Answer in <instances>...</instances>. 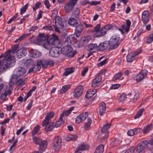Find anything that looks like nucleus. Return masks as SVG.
Here are the masks:
<instances>
[{
  "mask_svg": "<svg viewBox=\"0 0 153 153\" xmlns=\"http://www.w3.org/2000/svg\"><path fill=\"white\" fill-rule=\"evenodd\" d=\"M16 59L14 56H12L10 52H7L4 61L0 68V74L7 71L10 68L12 67L15 64Z\"/></svg>",
  "mask_w": 153,
  "mask_h": 153,
  "instance_id": "1",
  "label": "nucleus"
},
{
  "mask_svg": "<svg viewBox=\"0 0 153 153\" xmlns=\"http://www.w3.org/2000/svg\"><path fill=\"white\" fill-rule=\"evenodd\" d=\"M109 50H113L116 48L119 45L120 42L119 38L116 36H112L110 38L109 42Z\"/></svg>",
  "mask_w": 153,
  "mask_h": 153,
  "instance_id": "2",
  "label": "nucleus"
},
{
  "mask_svg": "<svg viewBox=\"0 0 153 153\" xmlns=\"http://www.w3.org/2000/svg\"><path fill=\"white\" fill-rule=\"evenodd\" d=\"M77 0H69L64 6V9L66 13L71 11L77 2Z\"/></svg>",
  "mask_w": 153,
  "mask_h": 153,
  "instance_id": "3",
  "label": "nucleus"
},
{
  "mask_svg": "<svg viewBox=\"0 0 153 153\" xmlns=\"http://www.w3.org/2000/svg\"><path fill=\"white\" fill-rule=\"evenodd\" d=\"M62 145V139L60 137L58 136L54 139L52 144V146L55 151L58 150Z\"/></svg>",
  "mask_w": 153,
  "mask_h": 153,
  "instance_id": "4",
  "label": "nucleus"
},
{
  "mask_svg": "<svg viewBox=\"0 0 153 153\" xmlns=\"http://www.w3.org/2000/svg\"><path fill=\"white\" fill-rule=\"evenodd\" d=\"M56 12L54 10L53 11L52 17H55V25H58L60 27L62 28L64 27V22L62 21V19L60 17L56 16Z\"/></svg>",
  "mask_w": 153,
  "mask_h": 153,
  "instance_id": "5",
  "label": "nucleus"
},
{
  "mask_svg": "<svg viewBox=\"0 0 153 153\" xmlns=\"http://www.w3.org/2000/svg\"><path fill=\"white\" fill-rule=\"evenodd\" d=\"M62 48L57 47L51 48L49 52L50 55L52 57H57L61 53Z\"/></svg>",
  "mask_w": 153,
  "mask_h": 153,
  "instance_id": "6",
  "label": "nucleus"
},
{
  "mask_svg": "<svg viewBox=\"0 0 153 153\" xmlns=\"http://www.w3.org/2000/svg\"><path fill=\"white\" fill-rule=\"evenodd\" d=\"M84 26L82 24L80 23L76 26L74 34L77 37H79L82 33Z\"/></svg>",
  "mask_w": 153,
  "mask_h": 153,
  "instance_id": "7",
  "label": "nucleus"
},
{
  "mask_svg": "<svg viewBox=\"0 0 153 153\" xmlns=\"http://www.w3.org/2000/svg\"><path fill=\"white\" fill-rule=\"evenodd\" d=\"M83 88L82 86L79 85L76 87L74 92V97L75 98H78L81 96L83 92Z\"/></svg>",
  "mask_w": 153,
  "mask_h": 153,
  "instance_id": "8",
  "label": "nucleus"
},
{
  "mask_svg": "<svg viewBox=\"0 0 153 153\" xmlns=\"http://www.w3.org/2000/svg\"><path fill=\"white\" fill-rule=\"evenodd\" d=\"M88 115V113L86 112L80 114L76 117L75 123L78 124L82 122L86 119Z\"/></svg>",
  "mask_w": 153,
  "mask_h": 153,
  "instance_id": "9",
  "label": "nucleus"
},
{
  "mask_svg": "<svg viewBox=\"0 0 153 153\" xmlns=\"http://www.w3.org/2000/svg\"><path fill=\"white\" fill-rule=\"evenodd\" d=\"M150 19L149 13L148 11H144L142 14V20L144 25H146L149 21Z\"/></svg>",
  "mask_w": 153,
  "mask_h": 153,
  "instance_id": "10",
  "label": "nucleus"
},
{
  "mask_svg": "<svg viewBox=\"0 0 153 153\" xmlns=\"http://www.w3.org/2000/svg\"><path fill=\"white\" fill-rule=\"evenodd\" d=\"M148 144V142L146 140L143 141L140 143H139L137 146V151L140 152L146 148Z\"/></svg>",
  "mask_w": 153,
  "mask_h": 153,
  "instance_id": "11",
  "label": "nucleus"
},
{
  "mask_svg": "<svg viewBox=\"0 0 153 153\" xmlns=\"http://www.w3.org/2000/svg\"><path fill=\"white\" fill-rule=\"evenodd\" d=\"M27 54V49L24 48H21L16 52V57L20 59L25 56Z\"/></svg>",
  "mask_w": 153,
  "mask_h": 153,
  "instance_id": "12",
  "label": "nucleus"
},
{
  "mask_svg": "<svg viewBox=\"0 0 153 153\" xmlns=\"http://www.w3.org/2000/svg\"><path fill=\"white\" fill-rule=\"evenodd\" d=\"M139 53L138 52H133L128 54L127 57L126 59L128 62H131L134 60L136 56Z\"/></svg>",
  "mask_w": 153,
  "mask_h": 153,
  "instance_id": "13",
  "label": "nucleus"
},
{
  "mask_svg": "<svg viewBox=\"0 0 153 153\" xmlns=\"http://www.w3.org/2000/svg\"><path fill=\"white\" fill-rule=\"evenodd\" d=\"M43 124V121H42V126H43L45 127V130L47 132L51 131L54 127V123L53 122L49 123V122L48 123H46L44 125Z\"/></svg>",
  "mask_w": 153,
  "mask_h": 153,
  "instance_id": "14",
  "label": "nucleus"
},
{
  "mask_svg": "<svg viewBox=\"0 0 153 153\" xmlns=\"http://www.w3.org/2000/svg\"><path fill=\"white\" fill-rule=\"evenodd\" d=\"M148 71L146 69L142 70L137 76L136 80L138 82L142 80L145 77V76L146 75Z\"/></svg>",
  "mask_w": 153,
  "mask_h": 153,
  "instance_id": "15",
  "label": "nucleus"
},
{
  "mask_svg": "<svg viewBox=\"0 0 153 153\" xmlns=\"http://www.w3.org/2000/svg\"><path fill=\"white\" fill-rule=\"evenodd\" d=\"M109 46V43L107 41L101 42L98 45V50L99 51L105 50L108 48Z\"/></svg>",
  "mask_w": 153,
  "mask_h": 153,
  "instance_id": "16",
  "label": "nucleus"
},
{
  "mask_svg": "<svg viewBox=\"0 0 153 153\" xmlns=\"http://www.w3.org/2000/svg\"><path fill=\"white\" fill-rule=\"evenodd\" d=\"M47 142L46 140H41L39 144V150L41 152L45 150L47 148Z\"/></svg>",
  "mask_w": 153,
  "mask_h": 153,
  "instance_id": "17",
  "label": "nucleus"
},
{
  "mask_svg": "<svg viewBox=\"0 0 153 153\" xmlns=\"http://www.w3.org/2000/svg\"><path fill=\"white\" fill-rule=\"evenodd\" d=\"M41 55V53L35 49H32L30 51V56L33 58H37Z\"/></svg>",
  "mask_w": 153,
  "mask_h": 153,
  "instance_id": "18",
  "label": "nucleus"
},
{
  "mask_svg": "<svg viewBox=\"0 0 153 153\" xmlns=\"http://www.w3.org/2000/svg\"><path fill=\"white\" fill-rule=\"evenodd\" d=\"M102 80L101 76L99 75L96 77L93 81L92 82V87H96L98 86V84Z\"/></svg>",
  "mask_w": 153,
  "mask_h": 153,
  "instance_id": "19",
  "label": "nucleus"
},
{
  "mask_svg": "<svg viewBox=\"0 0 153 153\" xmlns=\"http://www.w3.org/2000/svg\"><path fill=\"white\" fill-rule=\"evenodd\" d=\"M99 108V114L100 116H102L105 111L106 108L105 103L103 102H102L100 104Z\"/></svg>",
  "mask_w": 153,
  "mask_h": 153,
  "instance_id": "20",
  "label": "nucleus"
},
{
  "mask_svg": "<svg viewBox=\"0 0 153 153\" xmlns=\"http://www.w3.org/2000/svg\"><path fill=\"white\" fill-rule=\"evenodd\" d=\"M54 114L53 112H50L46 115L45 119L43 120V125L48 123L50 120L53 117Z\"/></svg>",
  "mask_w": 153,
  "mask_h": 153,
  "instance_id": "21",
  "label": "nucleus"
},
{
  "mask_svg": "<svg viewBox=\"0 0 153 153\" xmlns=\"http://www.w3.org/2000/svg\"><path fill=\"white\" fill-rule=\"evenodd\" d=\"M51 45H56L59 43L58 36H55L50 38L48 41Z\"/></svg>",
  "mask_w": 153,
  "mask_h": 153,
  "instance_id": "22",
  "label": "nucleus"
},
{
  "mask_svg": "<svg viewBox=\"0 0 153 153\" xmlns=\"http://www.w3.org/2000/svg\"><path fill=\"white\" fill-rule=\"evenodd\" d=\"M46 39V36L44 33L39 34L37 38V40L39 44L43 43L45 41Z\"/></svg>",
  "mask_w": 153,
  "mask_h": 153,
  "instance_id": "23",
  "label": "nucleus"
},
{
  "mask_svg": "<svg viewBox=\"0 0 153 153\" xmlns=\"http://www.w3.org/2000/svg\"><path fill=\"white\" fill-rule=\"evenodd\" d=\"M97 91V89H95L88 91L86 94L85 97L88 99L91 98L94 95Z\"/></svg>",
  "mask_w": 153,
  "mask_h": 153,
  "instance_id": "24",
  "label": "nucleus"
},
{
  "mask_svg": "<svg viewBox=\"0 0 153 153\" xmlns=\"http://www.w3.org/2000/svg\"><path fill=\"white\" fill-rule=\"evenodd\" d=\"M68 23L71 26L74 27L78 24V22L76 19L71 17L68 19Z\"/></svg>",
  "mask_w": 153,
  "mask_h": 153,
  "instance_id": "25",
  "label": "nucleus"
},
{
  "mask_svg": "<svg viewBox=\"0 0 153 153\" xmlns=\"http://www.w3.org/2000/svg\"><path fill=\"white\" fill-rule=\"evenodd\" d=\"M72 48L70 46H67L64 47L61 49V52H63V53L65 54L68 53L72 51Z\"/></svg>",
  "mask_w": 153,
  "mask_h": 153,
  "instance_id": "26",
  "label": "nucleus"
},
{
  "mask_svg": "<svg viewBox=\"0 0 153 153\" xmlns=\"http://www.w3.org/2000/svg\"><path fill=\"white\" fill-rule=\"evenodd\" d=\"M106 29L103 27H102L96 34L97 37H100L104 36L106 33Z\"/></svg>",
  "mask_w": 153,
  "mask_h": 153,
  "instance_id": "27",
  "label": "nucleus"
},
{
  "mask_svg": "<svg viewBox=\"0 0 153 153\" xmlns=\"http://www.w3.org/2000/svg\"><path fill=\"white\" fill-rule=\"evenodd\" d=\"M74 107H71L69 109L66 111H64L60 115V116L63 118L64 116H68L71 112L74 110Z\"/></svg>",
  "mask_w": 153,
  "mask_h": 153,
  "instance_id": "28",
  "label": "nucleus"
},
{
  "mask_svg": "<svg viewBox=\"0 0 153 153\" xmlns=\"http://www.w3.org/2000/svg\"><path fill=\"white\" fill-rule=\"evenodd\" d=\"M26 71L25 68H19L16 69V72L20 76L25 73Z\"/></svg>",
  "mask_w": 153,
  "mask_h": 153,
  "instance_id": "29",
  "label": "nucleus"
},
{
  "mask_svg": "<svg viewBox=\"0 0 153 153\" xmlns=\"http://www.w3.org/2000/svg\"><path fill=\"white\" fill-rule=\"evenodd\" d=\"M80 12V10L78 7H75L72 12L73 15L75 17H79Z\"/></svg>",
  "mask_w": 153,
  "mask_h": 153,
  "instance_id": "30",
  "label": "nucleus"
},
{
  "mask_svg": "<svg viewBox=\"0 0 153 153\" xmlns=\"http://www.w3.org/2000/svg\"><path fill=\"white\" fill-rule=\"evenodd\" d=\"M74 68H68L65 69V72L63 74L64 76H67L68 75L73 73L74 72Z\"/></svg>",
  "mask_w": 153,
  "mask_h": 153,
  "instance_id": "31",
  "label": "nucleus"
},
{
  "mask_svg": "<svg viewBox=\"0 0 153 153\" xmlns=\"http://www.w3.org/2000/svg\"><path fill=\"white\" fill-rule=\"evenodd\" d=\"M111 123H107L104 124L101 129V131L104 132H107V130L111 127Z\"/></svg>",
  "mask_w": 153,
  "mask_h": 153,
  "instance_id": "32",
  "label": "nucleus"
},
{
  "mask_svg": "<svg viewBox=\"0 0 153 153\" xmlns=\"http://www.w3.org/2000/svg\"><path fill=\"white\" fill-rule=\"evenodd\" d=\"M104 146L103 145H101L96 148L94 153H102L104 151Z\"/></svg>",
  "mask_w": 153,
  "mask_h": 153,
  "instance_id": "33",
  "label": "nucleus"
},
{
  "mask_svg": "<svg viewBox=\"0 0 153 153\" xmlns=\"http://www.w3.org/2000/svg\"><path fill=\"white\" fill-rule=\"evenodd\" d=\"M78 137L76 135L72 134L67 135L66 137L67 140L68 141L74 140L75 141L77 139Z\"/></svg>",
  "mask_w": 153,
  "mask_h": 153,
  "instance_id": "34",
  "label": "nucleus"
},
{
  "mask_svg": "<svg viewBox=\"0 0 153 153\" xmlns=\"http://www.w3.org/2000/svg\"><path fill=\"white\" fill-rule=\"evenodd\" d=\"M64 122V121L63 120V118L60 116L58 120L56 122L55 126L56 128L59 127H60Z\"/></svg>",
  "mask_w": 153,
  "mask_h": 153,
  "instance_id": "35",
  "label": "nucleus"
},
{
  "mask_svg": "<svg viewBox=\"0 0 153 153\" xmlns=\"http://www.w3.org/2000/svg\"><path fill=\"white\" fill-rule=\"evenodd\" d=\"M41 63V62L37 61L36 64L33 67L34 70V72L38 71L40 70L41 68V66H40V64Z\"/></svg>",
  "mask_w": 153,
  "mask_h": 153,
  "instance_id": "36",
  "label": "nucleus"
},
{
  "mask_svg": "<svg viewBox=\"0 0 153 153\" xmlns=\"http://www.w3.org/2000/svg\"><path fill=\"white\" fill-rule=\"evenodd\" d=\"M30 34H24L22 36L20 37L19 38L16 39L15 41V43L20 42L22 41L24 39L27 37Z\"/></svg>",
  "mask_w": 153,
  "mask_h": 153,
  "instance_id": "37",
  "label": "nucleus"
},
{
  "mask_svg": "<svg viewBox=\"0 0 153 153\" xmlns=\"http://www.w3.org/2000/svg\"><path fill=\"white\" fill-rule=\"evenodd\" d=\"M131 93L126 94H122L120 96L119 100L120 101H123L125 100L127 98V96L130 97L131 96Z\"/></svg>",
  "mask_w": 153,
  "mask_h": 153,
  "instance_id": "38",
  "label": "nucleus"
},
{
  "mask_svg": "<svg viewBox=\"0 0 153 153\" xmlns=\"http://www.w3.org/2000/svg\"><path fill=\"white\" fill-rule=\"evenodd\" d=\"M120 143V141L118 139H115L111 143L110 145L111 146L114 147L118 146Z\"/></svg>",
  "mask_w": 153,
  "mask_h": 153,
  "instance_id": "39",
  "label": "nucleus"
},
{
  "mask_svg": "<svg viewBox=\"0 0 153 153\" xmlns=\"http://www.w3.org/2000/svg\"><path fill=\"white\" fill-rule=\"evenodd\" d=\"M70 85H66L64 86L60 90V93L62 94L65 93L70 88Z\"/></svg>",
  "mask_w": 153,
  "mask_h": 153,
  "instance_id": "40",
  "label": "nucleus"
},
{
  "mask_svg": "<svg viewBox=\"0 0 153 153\" xmlns=\"http://www.w3.org/2000/svg\"><path fill=\"white\" fill-rule=\"evenodd\" d=\"M122 74H123L121 72H120L117 73L114 76L112 79V81H115L119 79L122 76Z\"/></svg>",
  "mask_w": 153,
  "mask_h": 153,
  "instance_id": "41",
  "label": "nucleus"
},
{
  "mask_svg": "<svg viewBox=\"0 0 153 153\" xmlns=\"http://www.w3.org/2000/svg\"><path fill=\"white\" fill-rule=\"evenodd\" d=\"M152 124H150L146 126L144 128L143 133L144 134H146L149 132V131L152 129Z\"/></svg>",
  "mask_w": 153,
  "mask_h": 153,
  "instance_id": "42",
  "label": "nucleus"
},
{
  "mask_svg": "<svg viewBox=\"0 0 153 153\" xmlns=\"http://www.w3.org/2000/svg\"><path fill=\"white\" fill-rule=\"evenodd\" d=\"M38 61H40L41 63L40 65V66L42 65V67L43 68H46L48 66L47 60L43 59L42 60L41 59H38L37 60Z\"/></svg>",
  "mask_w": 153,
  "mask_h": 153,
  "instance_id": "43",
  "label": "nucleus"
},
{
  "mask_svg": "<svg viewBox=\"0 0 153 153\" xmlns=\"http://www.w3.org/2000/svg\"><path fill=\"white\" fill-rule=\"evenodd\" d=\"M108 136V132H103L101 131V133L99 136L101 139H106Z\"/></svg>",
  "mask_w": 153,
  "mask_h": 153,
  "instance_id": "44",
  "label": "nucleus"
},
{
  "mask_svg": "<svg viewBox=\"0 0 153 153\" xmlns=\"http://www.w3.org/2000/svg\"><path fill=\"white\" fill-rule=\"evenodd\" d=\"M91 120L89 118H88L87 122L85 125L84 127L86 130H88L90 128L91 124Z\"/></svg>",
  "mask_w": 153,
  "mask_h": 153,
  "instance_id": "45",
  "label": "nucleus"
},
{
  "mask_svg": "<svg viewBox=\"0 0 153 153\" xmlns=\"http://www.w3.org/2000/svg\"><path fill=\"white\" fill-rule=\"evenodd\" d=\"M137 129H131L128 131L127 132L128 135L129 136H133L137 133Z\"/></svg>",
  "mask_w": 153,
  "mask_h": 153,
  "instance_id": "46",
  "label": "nucleus"
},
{
  "mask_svg": "<svg viewBox=\"0 0 153 153\" xmlns=\"http://www.w3.org/2000/svg\"><path fill=\"white\" fill-rule=\"evenodd\" d=\"M153 40V33L146 38V42L147 44L151 43Z\"/></svg>",
  "mask_w": 153,
  "mask_h": 153,
  "instance_id": "47",
  "label": "nucleus"
},
{
  "mask_svg": "<svg viewBox=\"0 0 153 153\" xmlns=\"http://www.w3.org/2000/svg\"><path fill=\"white\" fill-rule=\"evenodd\" d=\"M79 146L83 151L84 150H87L89 148V146L88 144L84 143L80 144Z\"/></svg>",
  "mask_w": 153,
  "mask_h": 153,
  "instance_id": "48",
  "label": "nucleus"
},
{
  "mask_svg": "<svg viewBox=\"0 0 153 153\" xmlns=\"http://www.w3.org/2000/svg\"><path fill=\"white\" fill-rule=\"evenodd\" d=\"M32 59L31 58L28 59L26 58L23 59L22 62L23 63L26 64L27 65H29L32 63Z\"/></svg>",
  "mask_w": 153,
  "mask_h": 153,
  "instance_id": "49",
  "label": "nucleus"
},
{
  "mask_svg": "<svg viewBox=\"0 0 153 153\" xmlns=\"http://www.w3.org/2000/svg\"><path fill=\"white\" fill-rule=\"evenodd\" d=\"M139 98V92H135V94L131 101L132 102L134 103Z\"/></svg>",
  "mask_w": 153,
  "mask_h": 153,
  "instance_id": "50",
  "label": "nucleus"
},
{
  "mask_svg": "<svg viewBox=\"0 0 153 153\" xmlns=\"http://www.w3.org/2000/svg\"><path fill=\"white\" fill-rule=\"evenodd\" d=\"M88 48L90 51L98 48V46L96 44H90L88 46Z\"/></svg>",
  "mask_w": 153,
  "mask_h": 153,
  "instance_id": "51",
  "label": "nucleus"
},
{
  "mask_svg": "<svg viewBox=\"0 0 153 153\" xmlns=\"http://www.w3.org/2000/svg\"><path fill=\"white\" fill-rule=\"evenodd\" d=\"M144 111V109L143 108L140 109L137 112V114L134 116V119H137L139 118L141 116Z\"/></svg>",
  "mask_w": 153,
  "mask_h": 153,
  "instance_id": "52",
  "label": "nucleus"
},
{
  "mask_svg": "<svg viewBox=\"0 0 153 153\" xmlns=\"http://www.w3.org/2000/svg\"><path fill=\"white\" fill-rule=\"evenodd\" d=\"M40 126L37 125L34 127L32 131V134L34 135L36 134L40 130Z\"/></svg>",
  "mask_w": 153,
  "mask_h": 153,
  "instance_id": "53",
  "label": "nucleus"
},
{
  "mask_svg": "<svg viewBox=\"0 0 153 153\" xmlns=\"http://www.w3.org/2000/svg\"><path fill=\"white\" fill-rule=\"evenodd\" d=\"M72 38L71 36H69L68 38H65V42H67L68 45L70 46L72 43V41L71 40V39Z\"/></svg>",
  "mask_w": 153,
  "mask_h": 153,
  "instance_id": "54",
  "label": "nucleus"
},
{
  "mask_svg": "<svg viewBox=\"0 0 153 153\" xmlns=\"http://www.w3.org/2000/svg\"><path fill=\"white\" fill-rule=\"evenodd\" d=\"M19 50V45L18 44L15 45L12 48V50L11 52L12 53H14L15 52Z\"/></svg>",
  "mask_w": 153,
  "mask_h": 153,
  "instance_id": "55",
  "label": "nucleus"
},
{
  "mask_svg": "<svg viewBox=\"0 0 153 153\" xmlns=\"http://www.w3.org/2000/svg\"><path fill=\"white\" fill-rule=\"evenodd\" d=\"M7 54V53L4 54H1L0 56V68L4 61L5 57Z\"/></svg>",
  "mask_w": 153,
  "mask_h": 153,
  "instance_id": "56",
  "label": "nucleus"
},
{
  "mask_svg": "<svg viewBox=\"0 0 153 153\" xmlns=\"http://www.w3.org/2000/svg\"><path fill=\"white\" fill-rule=\"evenodd\" d=\"M28 7V4H26L21 9L20 14L22 15L26 11Z\"/></svg>",
  "mask_w": 153,
  "mask_h": 153,
  "instance_id": "57",
  "label": "nucleus"
},
{
  "mask_svg": "<svg viewBox=\"0 0 153 153\" xmlns=\"http://www.w3.org/2000/svg\"><path fill=\"white\" fill-rule=\"evenodd\" d=\"M76 51H71L69 52H68V53H66V55L67 57H73L74 55L76 53Z\"/></svg>",
  "mask_w": 153,
  "mask_h": 153,
  "instance_id": "58",
  "label": "nucleus"
},
{
  "mask_svg": "<svg viewBox=\"0 0 153 153\" xmlns=\"http://www.w3.org/2000/svg\"><path fill=\"white\" fill-rule=\"evenodd\" d=\"M33 140L34 142L36 144L39 145L40 142L41 140L36 137H34L33 138Z\"/></svg>",
  "mask_w": 153,
  "mask_h": 153,
  "instance_id": "59",
  "label": "nucleus"
},
{
  "mask_svg": "<svg viewBox=\"0 0 153 153\" xmlns=\"http://www.w3.org/2000/svg\"><path fill=\"white\" fill-rule=\"evenodd\" d=\"M101 27V25L100 24H98L97 25L96 27H94V30L96 32V35L98 33L100 30Z\"/></svg>",
  "mask_w": 153,
  "mask_h": 153,
  "instance_id": "60",
  "label": "nucleus"
},
{
  "mask_svg": "<svg viewBox=\"0 0 153 153\" xmlns=\"http://www.w3.org/2000/svg\"><path fill=\"white\" fill-rule=\"evenodd\" d=\"M44 47L45 48L48 50L51 47V45L49 42H47L44 44Z\"/></svg>",
  "mask_w": 153,
  "mask_h": 153,
  "instance_id": "61",
  "label": "nucleus"
},
{
  "mask_svg": "<svg viewBox=\"0 0 153 153\" xmlns=\"http://www.w3.org/2000/svg\"><path fill=\"white\" fill-rule=\"evenodd\" d=\"M41 5V3L40 2H38L36 3L33 8V9L34 11H35V10L38 8L39 6Z\"/></svg>",
  "mask_w": 153,
  "mask_h": 153,
  "instance_id": "62",
  "label": "nucleus"
},
{
  "mask_svg": "<svg viewBox=\"0 0 153 153\" xmlns=\"http://www.w3.org/2000/svg\"><path fill=\"white\" fill-rule=\"evenodd\" d=\"M20 76L16 73V74H13L11 77L14 81H16L17 79H18Z\"/></svg>",
  "mask_w": 153,
  "mask_h": 153,
  "instance_id": "63",
  "label": "nucleus"
},
{
  "mask_svg": "<svg viewBox=\"0 0 153 153\" xmlns=\"http://www.w3.org/2000/svg\"><path fill=\"white\" fill-rule=\"evenodd\" d=\"M120 86V85L119 84H113L110 87L111 89H117Z\"/></svg>",
  "mask_w": 153,
  "mask_h": 153,
  "instance_id": "64",
  "label": "nucleus"
}]
</instances>
